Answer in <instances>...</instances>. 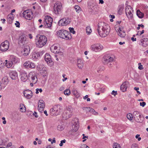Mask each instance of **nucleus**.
Returning a JSON list of instances; mask_svg holds the SVG:
<instances>
[{
	"instance_id": "nucleus-35",
	"label": "nucleus",
	"mask_w": 148,
	"mask_h": 148,
	"mask_svg": "<svg viewBox=\"0 0 148 148\" xmlns=\"http://www.w3.org/2000/svg\"><path fill=\"white\" fill-rule=\"evenodd\" d=\"M20 107L21 111L22 112H25L26 111V108L24 105L23 104H21Z\"/></svg>"
},
{
	"instance_id": "nucleus-7",
	"label": "nucleus",
	"mask_w": 148,
	"mask_h": 148,
	"mask_svg": "<svg viewBox=\"0 0 148 148\" xmlns=\"http://www.w3.org/2000/svg\"><path fill=\"white\" fill-rule=\"evenodd\" d=\"M62 5L61 3L59 2H56L54 4L53 9L54 12L56 14H58L61 11Z\"/></svg>"
},
{
	"instance_id": "nucleus-39",
	"label": "nucleus",
	"mask_w": 148,
	"mask_h": 148,
	"mask_svg": "<svg viewBox=\"0 0 148 148\" xmlns=\"http://www.w3.org/2000/svg\"><path fill=\"white\" fill-rule=\"evenodd\" d=\"M13 64H12V62L10 61L6 63V65L7 68H9L12 66Z\"/></svg>"
},
{
	"instance_id": "nucleus-59",
	"label": "nucleus",
	"mask_w": 148,
	"mask_h": 148,
	"mask_svg": "<svg viewBox=\"0 0 148 148\" xmlns=\"http://www.w3.org/2000/svg\"><path fill=\"white\" fill-rule=\"evenodd\" d=\"M111 94H112L114 96H115L117 94V91H115L114 90H113Z\"/></svg>"
},
{
	"instance_id": "nucleus-47",
	"label": "nucleus",
	"mask_w": 148,
	"mask_h": 148,
	"mask_svg": "<svg viewBox=\"0 0 148 148\" xmlns=\"http://www.w3.org/2000/svg\"><path fill=\"white\" fill-rule=\"evenodd\" d=\"M69 29L70 31V33H72L73 34H74L75 33V32L74 30V29L73 27H69Z\"/></svg>"
},
{
	"instance_id": "nucleus-62",
	"label": "nucleus",
	"mask_w": 148,
	"mask_h": 148,
	"mask_svg": "<svg viewBox=\"0 0 148 148\" xmlns=\"http://www.w3.org/2000/svg\"><path fill=\"white\" fill-rule=\"evenodd\" d=\"M90 112H95L96 114H98V113L97 112H95V110L94 109H92V108H91V109H90Z\"/></svg>"
},
{
	"instance_id": "nucleus-6",
	"label": "nucleus",
	"mask_w": 148,
	"mask_h": 148,
	"mask_svg": "<svg viewBox=\"0 0 148 148\" xmlns=\"http://www.w3.org/2000/svg\"><path fill=\"white\" fill-rule=\"evenodd\" d=\"M72 108H69L65 110L63 114V117L66 119L70 118L72 115Z\"/></svg>"
},
{
	"instance_id": "nucleus-20",
	"label": "nucleus",
	"mask_w": 148,
	"mask_h": 148,
	"mask_svg": "<svg viewBox=\"0 0 148 148\" xmlns=\"http://www.w3.org/2000/svg\"><path fill=\"white\" fill-rule=\"evenodd\" d=\"M10 60L12 64H16L18 61V59L14 55H11L10 57Z\"/></svg>"
},
{
	"instance_id": "nucleus-19",
	"label": "nucleus",
	"mask_w": 148,
	"mask_h": 148,
	"mask_svg": "<svg viewBox=\"0 0 148 148\" xmlns=\"http://www.w3.org/2000/svg\"><path fill=\"white\" fill-rule=\"evenodd\" d=\"M139 44L145 47H147L148 45V39L146 38L140 40Z\"/></svg>"
},
{
	"instance_id": "nucleus-38",
	"label": "nucleus",
	"mask_w": 148,
	"mask_h": 148,
	"mask_svg": "<svg viewBox=\"0 0 148 148\" xmlns=\"http://www.w3.org/2000/svg\"><path fill=\"white\" fill-rule=\"evenodd\" d=\"M57 128L58 130L61 131L64 129V126L63 125H59L57 126Z\"/></svg>"
},
{
	"instance_id": "nucleus-10",
	"label": "nucleus",
	"mask_w": 148,
	"mask_h": 148,
	"mask_svg": "<svg viewBox=\"0 0 148 148\" xmlns=\"http://www.w3.org/2000/svg\"><path fill=\"white\" fill-rule=\"evenodd\" d=\"M45 59L47 64L50 66H53L54 64L52 60L50 55L46 53L45 56Z\"/></svg>"
},
{
	"instance_id": "nucleus-13",
	"label": "nucleus",
	"mask_w": 148,
	"mask_h": 148,
	"mask_svg": "<svg viewBox=\"0 0 148 148\" xmlns=\"http://www.w3.org/2000/svg\"><path fill=\"white\" fill-rule=\"evenodd\" d=\"M103 60L104 64H108L109 62H113L114 60V58L110 56L106 55L103 57Z\"/></svg>"
},
{
	"instance_id": "nucleus-1",
	"label": "nucleus",
	"mask_w": 148,
	"mask_h": 148,
	"mask_svg": "<svg viewBox=\"0 0 148 148\" xmlns=\"http://www.w3.org/2000/svg\"><path fill=\"white\" fill-rule=\"evenodd\" d=\"M110 30V27L108 24L102 22L98 23L97 30L99 34L101 37H106L109 34Z\"/></svg>"
},
{
	"instance_id": "nucleus-50",
	"label": "nucleus",
	"mask_w": 148,
	"mask_h": 148,
	"mask_svg": "<svg viewBox=\"0 0 148 148\" xmlns=\"http://www.w3.org/2000/svg\"><path fill=\"white\" fill-rule=\"evenodd\" d=\"M23 67H24L25 69L28 68V62L26 61L25 63H24L23 65Z\"/></svg>"
},
{
	"instance_id": "nucleus-16",
	"label": "nucleus",
	"mask_w": 148,
	"mask_h": 148,
	"mask_svg": "<svg viewBox=\"0 0 148 148\" xmlns=\"http://www.w3.org/2000/svg\"><path fill=\"white\" fill-rule=\"evenodd\" d=\"M132 115L134 119L135 120H136L137 122H138V121L136 120L138 119V120L139 118H140L141 116V114L137 111H134Z\"/></svg>"
},
{
	"instance_id": "nucleus-17",
	"label": "nucleus",
	"mask_w": 148,
	"mask_h": 148,
	"mask_svg": "<svg viewBox=\"0 0 148 148\" xmlns=\"http://www.w3.org/2000/svg\"><path fill=\"white\" fill-rule=\"evenodd\" d=\"M129 84L128 82L127 81L124 82L121 86V90L123 92L125 91L126 90L127 86Z\"/></svg>"
},
{
	"instance_id": "nucleus-51",
	"label": "nucleus",
	"mask_w": 148,
	"mask_h": 148,
	"mask_svg": "<svg viewBox=\"0 0 148 148\" xmlns=\"http://www.w3.org/2000/svg\"><path fill=\"white\" fill-rule=\"evenodd\" d=\"M28 93H30V94H28V99L31 98L32 96V92L30 90L28 89Z\"/></svg>"
},
{
	"instance_id": "nucleus-57",
	"label": "nucleus",
	"mask_w": 148,
	"mask_h": 148,
	"mask_svg": "<svg viewBox=\"0 0 148 148\" xmlns=\"http://www.w3.org/2000/svg\"><path fill=\"white\" fill-rule=\"evenodd\" d=\"M81 148H90L86 144H83L81 146Z\"/></svg>"
},
{
	"instance_id": "nucleus-28",
	"label": "nucleus",
	"mask_w": 148,
	"mask_h": 148,
	"mask_svg": "<svg viewBox=\"0 0 148 148\" xmlns=\"http://www.w3.org/2000/svg\"><path fill=\"white\" fill-rule=\"evenodd\" d=\"M136 14L138 17L140 18H142L144 16V14L141 12L139 10H138L136 12Z\"/></svg>"
},
{
	"instance_id": "nucleus-49",
	"label": "nucleus",
	"mask_w": 148,
	"mask_h": 148,
	"mask_svg": "<svg viewBox=\"0 0 148 148\" xmlns=\"http://www.w3.org/2000/svg\"><path fill=\"white\" fill-rule=\"evenodd\" d=\"M27 92L28 91L27 90H25L23 92V93L24 96L26 98H27L28 97V93H27Z\"/></svg>"
},
{
	"instance_id": "nucleus-63",
	"label": "nucleus",
	"mask_w": 148,
	"mask_h": 148,
	"mask_svg": "<svg viewBox=\"0 0 148 148\" xmlns=\"http://www.w3.org/2000/svg\"><path fill=\"white\" fill-rule=\"evenodd\" d=\"M12 143L11 142H10L8 143V144H7V147H10L12 145Z\"/></svg>"
},
{
	"instance_id": "nucleus-36",
	"label": "nucleus",
	"mask_w": 148,
	"mask_h": 148,
	"mask_svg": "<svg viewBox=\"0 0 148 148\" xmlns=\"http://www.w3.org/2000/svg\"><path fill=\"white\" fill-rule=\"evenodd\" d=\"M86 33L88 34H90L92 32V30L90 26H88L86 29Z\"/></svg>"
},
{
	"instance_id": "nucleus-18",
	"label": "nucleus",
	"mask_w": 148,
	"mask_h": 148,
	"mask_svg": "<svg viewBox=\"0 0 148 148\" xmlns=\"http://www.w3.org/2000/svg\"><path fill=\"white\" fill-rule=\"evenodd\" d=\"M10 77L13 80H16L18 78V75L17 72L15 71H12L10 73Z\"/></svg>"
},
{
	"instance_id": "nucleus-54",
	"label": "nucleus",
	"mask_w": 148,
	"mask_h": 148,
	"mask_svg": "<svg viewBox=\"0 0 148 148\" xmlns=\"http://www.w3.org/2000/svg\"><path fill=\"white\" fill-rule=\"evenodd\" d=\"M131 148H138V145L135 144H133Z\"/></svg>"
},
{
	"instance_id": "nucleus-64",
	"label": "nucleus",
	"mask_w": 148,
	"mask_h": 148,
	"mask_svg": "<svg viewBox=\"0 0 148 148\" xmlns=\"http://www.w3.org/2000/svg\"><path fill=\"white\" fill-rule=\"evenodd\" d=\"M82 136H83V137L82 138L83 139H84L86 138H88V136H85V135L84 134H82Z\"/></svg>"
},
{
	"instance_id": "nucleus-56",
	"label": "nucleus",
	"mask_w": 148,
	"mask_h": 148,
	"mask_svg": "<svg viewBox=\"0 0 148 148\" xmlns=\"http://www.w3.org/2000/svg\"><path fill=\"white\" fill-rule=\"evenodd\" d=\"M123 31H124L123 30V27H119L118 29L117 32H122Z\"/></svg>"
},
{
	"instance_id": "nucleus-53",
	"label": "nucleus",
	"mask_w": 148,
	"mask_h": 148,
	"mask_svg": "<svg viewBox=\"0 0 148 148\" xmlns=\"http://www.w3.org/2000/svg\"><path fill=\"white\" fill-rule=\"evenodd\" d=\"M66 142V140L65 139H64L63 140H62L60 142V143L59 145L61 147L62 146L63 144L64 143H65Z\"/></svg>"
},
{
	"instance_id": "nucleus-34",
	"label": "nucleus",
	"mask_w": 148,
	"mask_h": 148,
	"mask_svg": "<svg viewBox=\"0 0 148 148\" xmlns=\"http://www.w3.org/2000/svg\"><path fill=\"white\" fill-rule=\"evenodd\" d=\"M74 8L76 12L77 13H79V12L81 10L80 7L78 5H75Z\"/></svg>"
},
{
	"instance_id": "nucleus-31",
	"label": "nucleus",
	"mask_w": 148,
	"mask_h": 148,
	"mask_svg": "<svg viewBox=\"0 0 148 148\" xmlns=\"http://www.w3.org/2000/svg\"><path fill=\"white\" fill-rule=\"evenodd\" d=\"M46 69L44 66L42 65H40L37 67V70L39 71L44 70H46Z\"/></svg>"
},
{
	"instance_id": "nucleus-61",
	"label": "nucleus",
	"mask_w": 148,
	"mask_h": 148,
	"mask_svg": "<svg viewBox=\"0 0 148 148\" xmlns=\"http://www.w3.org/2000/svg\"><path fill=\"white\" fill-rule=\"evenodd\" d=\"M139 65V64H141L140 63H139L138 64ZM138 68L140 70H142L143 69V66L141 64L138 67Z\"/></svg>"
},
{
	"instance_id": "nucleus-4",
	"label": "nucleus",
	"mask_w": 148,
	"mask_h": 148,
	"mask_svg": "<svg viewBox=\"0 0 148 148\" xmlns=\"http://www.w3.org/2000/svg\"><path fill=\"white\" fill-rule=\"evenodd\" d=\"M125 13L129 18H131L133 17L132 13L133 10L132 8L130 5L127 6L125 7Z\"/></svg>"
},
{
	"instance_id": "nucleus-58",
	"label": "nucleus",
	"mask_w": 148,
	"mask_h": 148,
	"mask_svg": "<svg viewBox=\"0 0 148 148\" xmlns=\"http://www.w3.org/2000/svg\"><path fill=\"white\" fill-rule=\"evenodd\" d=\"M146 103L144 102H140V106H142L143 107H144L146 105Z\"/></svg>"
},
{
	"instance_id": "nucleus-24",
	"label": "nucleus",
	"mask_w": 148,
	"mask_h": 148,
	"mask_svg": "<svg viewBox=\"0 0 148 148\" xmlns=\"http://www.w3.org/2000/svg\"><path fill=\"white\" fill-rule=\"evenodd\" d=\"M54 113L53 114V115L54 116L58 115L60 112V106H54Z\"/></svg>"
},
{
	"instance_id": "nucleus-11",
	"label": "nucleus",
	"mask_w": 148,
	"mask_h": 148,
	"mask_svg": "<svg viewBox=\"0 0 148 148\" xmlns=\"http://www.w3.org/2000/svg\"><path fill=\"white\" fill-rule=\"evenodd\" d=\"M70 21L68 18H63L60 19L58 22V23L59 26H66L69 24Z\"/></svg>"
},
{
	"instance_id": "nucleus-37",
	"label": "nucleus",
	"mask_w": 148,
	"mask_h": 148,
	"mask_svg": "<svg viewBox=\"0 0 148 148\" xmlns=\"http://www.w3.org/2000/svg\"><path fill=\"white\" fill-rule=\"evenodd\" d=\"M113 148H121L120 145L116 143H114L113 145Z\"/></svg>"
},
{
	"instance_id": "nucleus-43",
	"label": "nucleus",
	"mask_w": 148,
	"mask_h": 148,
	"mask_svg": "<svg viewBox=\"0 0 148 148\" xmlns=\"http://www.w3.org/2000/svg\"><path fill=\"white\" fill-rule=\"evenodd\" d=\"M44 53L45 51H42L37 52V54H38V56L39 57L41 56Z\"/></svg>"
},
{
	"instance_id": "nucleus-21",
	"label": "nucleus",
	"mask_w": 148,
	"mask_h": 148,
	"mask_svg": "<svg viewBox=\"0 0 148 148\" xmlns=\"http://www.w3.org/2000/svg\"><path fill=\"white\" fill-rule=\"evenodd\" d=\"M21 79L23 82H26L28 79V77L26 72H23L21 74Z\"/></svg>"
},
{
	"instance_id": "nucleus-42",
	"label": "nucleus",
	"mask_w": 148,
	"mask_h": 148,
	"mask_svg": "<svg viewBox=\"0 0 148 148\" xmlns=\"http://www.w3.org/2000/svg\"><path fill=\"white\" fill-rule=\"evenodd\" d=\"M70 93V90L69 89H66L64 91V94L65 95H69Z\"/></svg>"
},
{
	"instance_id": "nucleus-30",
	"label": "nucleus",
	"mask_w": 148,
	"mask_h": 148,
	"mask_svg": "<svg viewBox=\"0 0 148 148\" xmlns=\"http://www.w3.org/2000/svg\"><path fill=\"white\" fill-rule=\"evenodd\" d=\"M124 9L123 5H120L119 6L118 9V12L119 15H121L122 14V11Z\"/></svg>"
},
{
	"instance_id": "nucleus-48",
	"label": "nucleus",
	"mask_w": 148,
	"mask_h": 148,
	"mask_svg": "<svg viewBox=\"0 0 148 148\" xmlns=\"http://www.w3.org/2000/svg\"><path fill=\"white\" fill-rule=\"evenodd\" d=\"M91 108L89 107H83V109L84 110H85L86 112L88 111L90 112V111Z\"/></svg>"
},
{
	"instance_id": "nucleus-15",
	"label": "nucleus",
	"mask_w": 148,
	"mask_h": 148,
	"mask_svg": "<svg viewBox=\"0 0 148 148\" xmlns=\"http://www.w3.org/2000/svg\"><path fill=\"white\" fill-rule=\"evenodd\" d=\"M74 121L75 122L72 125V127L73 129V130L76 132L79 128V121L77 118H75L74 119Z\"/></svg>"
},
{
	"instance_id": "nucleus-27",
	"label": "nucleus",
	"mask_w": 148,
	"mask_h": 148,
	"mask_svg": "<svg viewBox=\"0 0 148 148\" xmlns=\"http://www.w3.org/2000/svg\"><path fill=\"white\" fill-rule=\"evenodd\" d=\"M73 95L76 97L79 98L80 96V94L77 92V90L75 89H73L72 90Z\"/></svg>"
},
{
	"instance_id": "nucleus-23",
	"label": "nucleus",
	"mask_w": 148,
	"mask_h": 148,
	"mask_svg": "<svg viewBox=\"0 0 148 148\" xmlns=\"http://www.w3.org/2000/svg\"><path fill=\"white\" fill-rule=\"evenodd\" d=\"M27 38L25 34H23L20 36L19 38V42L21 43H23L26 41Z\"/></svg>"
},
{
	"instance_id": "nucleus-26",
	"label": "nucleus",
	"mask_w": 148,
	"mask_h": 148,
	"mask_svg": "<svg viewBox=\"0 0 148 148\" xmlns=\"http://www.w3.org/2000/svg\"><path fill=\"white\" fill-rule=\"evenodd\" d=\"M13 15V14L11 13L8 15L7 18L9 23H10L11 21L14 19V17Z\"/></svg>"
},
{
	"instance_id": "nucleus-41",
	"label": "nucleus",
	"mask_w": 148,
	"mask_h": 148,
	"mask_svg": "<svg viewBox=\"0 0 148 148\" xmlns=\"http://www.w3.org/2000/svg\"><path fill=\"white\" fill-rule=\"evenodd\" d=\"M133 116L132 114L130 113L128 114L127 116V118L130 120H132V119L133 118Z\"/></svg>"
},
{
	"instance_id": "nucleus-32",
	"label": "nucleus",
	"mask_w": 148,
	"mask_h": 148,
	"mask_svg": "<svg viewBox=\"0 0 148 148\" xmlns=\"http://www.w3.org/2000/svg\"><path fill=\"white\" fill-rule=\"evenodd\" d=\"M32 58L33 59L36 60L39 57L38 56V54H37V53H34L32 54Z\"/></svg>"
},
{
	"instance_id": "nucleus-55",
	"label": "nucleus",
	"mask_w": 148,
	"mask_h": 148,
	"mask_svg": "<svg viewBox=\"0 0 148 148\" xmlns=\"http://www.w3.org/2000/svg\"><path fill=\"white\" fill-rule=\"evenodd\" d=\"M15 24L17 27H20V23L18 21H16V23H15Z\"/></svg>"
},
{
	"instance_id": "nucleus-40",
	"label": "nucleus",
	"mask_w": 148,
	"mask_h": 148,
	"mask_svg": "<svg viewBox=\"0 0 148 148\" xmlns=\"http://www.w3.org/2000/svg\"><path fill=\"white\" fill-rule=\"evenodd\" d=\"M41 71L42 72H40V73H41L43 77H45L47 75V72L46 69Z\"/></svg>"
},
{
	"instance_id": "nucleus-25",
	"label": "nucleus",
	"mask_w": 148,
	"mask_h": 148,
	"mask_svg": "<svg viewBox=\"0 0 148 148\" xmlns=\"http://www.w3.org/2000/svg\"><path fill=\"white\" fill-rule=\"evenodd\" d=\"M22 14L20 13V16H23V17L26 19H27L28 18V9L24 10Z\"/></svg>"
},
{
	"instance_id": "nucleus-45",
	"label": "nucleus",
	"mask_w": 148,
	"mask_h": 148,
	"mask_svg": "<svg viewBox=\"0 0 148 148\" xmlns=\"http://www.w3.org/2000/svg\"><path fill=\"white\" fill-rule=\"evenodd\" d=\"M24 53H23V55L25 56H26L28 55V51L27 48H25L23 49Z\"/></svg>"
},
{
	"instance_id": "nucleus-5",
	"label": "nucleus",
	"mask_w": 148,
	"mask_h": 148,
	"mask_svg": "<svg viewBox=\"0 0 148 148\" xmlns=\"http://www.w3.org/2000/svg\"><path fill=\"white\" fill-rule=\"evenodd\" d=\"M9 42L8 40H6L3 42L0 45V50L2 51H5L9 47Z\"/></svg>"
},
{
	"instance_id": "nucleus-8",
	"label": "nucleus",
	"mask_w": 148,
	"mask_h": 148,
	"mask_svg": "<svg viewBox=\"0 0 148 148\" xmlns=\"http://www.w3.org/2000/svg\"><path fill=\"white\" fill-rule=\"evenodd\" d=\"M103 48L102 45L99 43L94 44L91 47V49L93 51L95 52L99 51L102 50Z\"/></svg>"
},
{
	"instance_id": "nucleus-2",
	"label": "nucleus",
	"mask_w": 148,
	"mask_h": 148,
	"mask_svg": "<svg viewBox=\"0 0 148 148\" xmlns=\"http://www.w3.org/2000/svg\"><path fill=\"white\" fill-rule=\"evenodd\" d=\"M36 44L39 47H41L43 46L46 44L47 39L46 37L44 35H38L36 36Z\"/></svg>"
},
{
	"instance_id": "nucleus-9",
	"label": "nucleus",
	"mask_w": 148,
	"mask_h": 148,
	"mask_svg": "<svg viewBox=\"0 0 148 148\" xmlns=\"http://www.w3.org/2000/svg\"><path fill=\"white\" fill-rule=\"evenodd\" d=\"M52 22V18L50 16H47L45 17L44 24L45 26H47L48 27H50Z\"/></svg>"
},
{
	"instance_id": "nucleus-46",
	"label": "nucleus",
	"mask_w": 148,
	"mask_h": 148,
	"mask_svg": "<svg viewBox=\"0 0 148 148\" xmlns=\"http://www.w3.org/2000/svg\"><path fill=\"white\" fill-rule=\"evenodd\" d=\"M77 66L80 69H81L83 66V62L78 63L77 64Z\"/></svg>"
},
{
	"instance_id": "nucleus-44",
	"label": "nucleus",
	"mask_w": 148,
	"mask_h": 148,
	"mask_svg": "<svg viewBox=\"0 0 148 148\" xmlns=\"http://www.w3.org/2000/svg\"><path fill=\"white\" fill-rule=\"evenodd\" d=\"M28 67L31 68H34L35 67V64L32 62H30L29 64H28Z\"/></svg>"
},
{
	"instance_id": "nucleus-29",
	"label": "nucleus",
	"mask_w": 148,
	"mask_h": 148,
	"mask_svg": "<svg viewBox=\"0 0 148 148\" xmlns=\"http://www.w3.org/2000/svg\"><path fill=\"white\" fill-rule=\"evenodd\" d=\"M118 35L121 38H124L125 37L126 34L124 30L122 32H117Z\"/></svg>"
},
{
	"instance_id": "nucleus-3",
	"label": "nucleus",
	"mask_w": 148,
	"mask_h": 148,
	"mask_svg": "<svg viewBox=\"0 0 148 148\" xmlns=\"http://www.w3.org/2000/svg\"><path fill=\"white\" fill-rule=\"evenodd\" d=\"M57 35L60 38L66 40L71 39L72 38L70 33L65 30H60L58 31Z\"/></svg>"
},
{
	"instance_id": "nucleus-33",
	"label": "nucleus",
	"mask_w": 148,
	"mask_h": 148,
	"mask_svg": "<svg viewBox=\"0 0 148 148\" xmlns=\"http://www.w3.org/2000/svg\"><path fill=\"white\" fill-rule=\"evenodd\" d=\"M2 81L4 84H7L8 82V77H5L2 79Z\"/></svg>"
},
{
	"instance_id": "nucleus-60",
	"label": "nucleus",
	"mask_w": 148,
	"mask_h": 148,
	"mask_svg": "<svg viewBox=\"0 0 148 148\" xmlns=\"http://www.w3.org/2000/svg\"><path fill=\"white\" fill-rule=\"evenodd\" d=\"M54 107L53 108H51L50 109V112L51 113V115H53V112H54Z\"/></svg>"
},
{
	"instance_id": "nucleus-22",
	"label": "nucleus",
	"mask_w": 148,
	"mask_h": 148,
	"mask_svg": "<svg viewBox=\"0 0 148 148\" xmlns=\"http://www.w3.org/2000/svg\"><path fill=\"white\" fill-rule=\"evenodd\" d=\"M50 49L51 52L54 53H59V50L58 47L54 45L51 46Z\"/></svg>"
},
{
	"instance_id": "nucleus-14",
	"label": "nucleus",
	"mask_w": 148,
	"mask_h": 148,
	"mask_svg": "<svg viewBox=\"0 0 148 148\" xmlns=\"http://www.w3.org/2000/svg\"><path fill=\"white\" fill-rule=\"evenodd\" d=\"M32 73H30L28 74V79L30 82L32 81V82L34 84H35L37 82L38 79L36 77L35 75L32 74Z\"/></svg>"
},
{
	"instance_id": "nucleus-52",
	"label": "nucleus",
	"mask_w": 148,
	"mask_h": 148,
	"mask_svg": "<svg viewBox=\"0 0 148 148\" xmlns=\"http://www.w3.org/2000/svg\"><path fill=\"white\" fill-rule=\"evenodd\" d=\"M36 94H38L39 93V91L40 92H41L42 90L41 88H37L36 89Z\"/></svg>"
},
{
	"instance_id": "nucleus-12",
	"label": "nucleus",
	"mask_w": 148,
	"mask_h": 148,
	"mask_svg": "<svg viewBox=\"0 0 148 148\" xmlns=\"http://www.w3.org/2000/svg\"><path fill=\"white\" fill-rule=\"evenodd\" d=\"M38 103V110L40 113H42L44 110V108L45 107V102L43 100H40L39 101Z\"/></svg>"
}]
</instances>
